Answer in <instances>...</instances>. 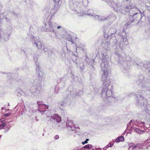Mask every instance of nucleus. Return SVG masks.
I'll use <instances>...</instances> for the list:
<instances>
[{"label": "nucleus", "mask_w": 150, "mask_h": 150, "mask_svg": "<svg viewBox=\"0 0 150 150\" xmlns=\"http://www.w3.org/2000/svg\"><path fill=\"white\" fill-rule=\"evenodd\" d=\"M135 146H134L133 148V149H135Z\"/></svg>", "instance_id": "nucleus-30"}, {"label": "nucleus", "mask_w": 150, "mask_h": 150, "mask_svg": "<svg viewBox=\"0 0 150 150\" xmlns=\"http://www.w3.org/2000/svg\"><path fill=\"white\" fill-rule=\"evenodd\" d=\"M7 130H8L10 129V127H7Z\"/></svg>", "instance_id": "nucleus-27"}, {"label": "nucleus", "mask_w": 150, "mask_h": 150, "mask_svg": "<svg viewBox=\"0 0 150 150\" xmlns=\"http://www.w3.org/2000/svg\"><path fill=\"white\" fill-rule=\"evenodd\" d=\"M113 144H110V147H111L112 146Z\"/></svg>", "instance_id": "nucleus-28"}, {"label": "nucleus", "mask_w": 150, "mask_h": 150, "mask_svg": "<svg viewBox=\"0 0 150 150\" xmlns=\"http://www.w3.org/2000/svg\"><path fill=\"white\" fill-rule=\"evenodd\" d=\"M124 141V138L123 136L119 137L115 139V142L117 143L120 142H123Z\"/></svg>", "instance_id": "nucleus-12"}, {"label": "nucleus", "mask_w": 150, "mask_h": 150, "mask_svg": "<svg viewBox=\"0 0 150 150\" xmlns=\"http://www.w3.org/2000/svg\"><path fill=\"white\" fill-rule=\"evenodd\" d=\"M34 44L38 49H41L42 47L43 46L42 45V43L39 39H37L36 40L34 39Z\"/></svg>", "instance_id": "nucleus-6"}, {"label": "nucleus", "mask_w": 150, "mask_h": 150, "mask_svg": "<svg viewBox=\"0 0 150 150\" xmlns=\"http://www.w3.org/2000/svg\"><path fill=\"white\" fill-rule=\"evenodd\" d=\"M1 135H0V138H1Z\"/></svg>", "instance_id": "nucleus-33"}, {"label": "nucleus", "mask_w": 150, "mask_h": 150, "mask_svg": "<svg viewBox=\"0 0 150 150\" xmlns=\"http://www.w3.org/2000/svg\"><path fill=\"white\" fill-rule=\"evenodd\" d=\"M63 78H60L59 79L57 80V83H59L60 82H61V81L63 80Z\"/></svg>", "instance_id": "nucleus-19"}, {"label": "nucleus", "mask_w": 150, "mask_h": 150, "mask_svg": "<svg viewBox=\"0 0 150 150\" xmlns=\"http://www.w3.org/2000/svg\"><path fill=\"white\" fill-rule=\"evenodd\" d=\"M11 114L10 113H6V114H5L4 115L5 116H8L9 115H10Z\"/></svg>", "instance_id": "nucleus-24"}, {"label": "nucleus", "mask_w": 150, "mask_h": 150, "mask_svg": "<svg viewBox=\"0 0 150 150\" xmlns=\"http://www.w3.org/2000/svg\"><path fill=\"white\" fill-rule=\"evenodd\" d=\"M55 9H51L49 10L46 13L45 16L47 17H50L51 18L53 16L56 11V10L59 8H57L55 7Z\"/></svg>", "instance_id": "nucleus-4"}, {"label": "nucleus", "mask_w": 150, "mask_h": 150, "mask_svg": "<svg viewBox=\"0 0 150 150\" xmlns=\"http://www.w3.org/2000/svg\"><path fill=\"white\" fill-rule=\"evenodd\" d=\"M34 61L36 62H37V61L38 60L37 59V58H34Z\"/></svg>", "instance_id": "nucleus-26"}, {"label": "nucleus", "mask_w": 150, "mask_h": 150, "mask_svg": "<svg viewBox=\"0 0 150 150\" xmlns=\"http://www.w3.org/2000/svg\"><path fill=\"white\" fill-rule=\"evenodd\" d=\"M37 104L38 105V110L40 112H46L45 113L46 115L48 118V120H50L53 121L52 120H54L56 121L57 122L59 123L61 121V117L57 114H54L53 115H51L50 112L48 111H46L44 109H47L48 108V106L43 104L42 102L40 101H38Z\"/></svg>", "instance_id": "nucleus-1"}, {"label": "nucleus", "mask_w": 150, "mask_h": 150, "mask_svg": "<svg viewBox=\"0 0 150 150\" xmlns=\"http://www.w3.org/2000/svg\"><path fill=\"white\" fill-rule=\"evenodd\" d=\"M108 73L107 71H103V73L102 75V79L103 80H105V81H106L107 78L108 77Z\"/></svg>", "instance_id": "nucleus-11"}, {"label": "nucleus", "mask_w": 150, "mask_h": 150, "mask_svg": "<svg viewBox=\"0 0 150 150\" xmlns=\"http://www.w3.org/2000/svg\"><path fill=\"white\" fill-rule=\"evenodd\" d=\"M2 7V6L0 5V9Z\"/></svg>", "instance_id": "nucleus-29"}, {"label": "nucleus", "mask_w": 150, "mask_h": 150, "mask_svg": "<svg viewBox=\"0 0 150 150\" xmlns=\"http://www.w3.org/2000/svg\"><path fill=\"white\" fill-rule=\"evenodd\" d=\"M133 19L128 21L127 23L128 25H129L130 23L134 22V21H139L140 18V17L139 16L138 13H134L132 16Z\"/></svg>", "instance_id": "nucleus-5"}, {"label": "nucleus", "mask_w": 150, "mask_h": 150, "mask_svg": "<svg viewBox=\"0 0 150 150\" xmlns=\"http://www.w3.org/2000/svg\"><path fill=\"white\" fill-rule=\"evenodd\" d=\"M64 56H65V53H64Z\"/></svg>", "instance_id": "nucleus-34"}, {"label": "nucleus", "mask_w": 150, "mask_h": 150, "mask_svg": "<svg viewBox=\"0 0 150 150\" xmlns=\"http://www.w3.org/2000/svg\"><path fill=\"white\" fill-rule=\"evenodd\" d=\"M54 138L55 139H57L59 138V136L58 135H56L55 136Z\"/></svg>", "instance_id": "nucleus-21"}, {"label": "nucleus", "mask_w": 150, "mask_h": 150, "mask_svg": "<svg viewBox=\"0 0 150 150\" xmlns=\"http://www.w3.org/2000/svg\"><path fill=\"white\" fill-rule=\"evenodd\" d=\"M57 28L58 29H59V28H62L64 30V28H63V27H62V26H57Z\"/></svg>", "instance_id": "nucleus-23"}, {"label": "nucleus", "mask_w": 150, "mask_h": 150, "mask_svg": "<svg viewBox=\"0 0 150 150\" xmlns=\"http://www.w3.org/2000/svg\"><path fill=\"white\" fill-rule=\"evenodd\" d=\"M135 131L137 133L139 134H143L144 132V131L141 130L140 129L138 128H136L135 129Z\"/></svg>", "instance_id": "nucleus-15"}, {"label": "nucleus", "mask_w": 150, "mask_h": 150, "mask_svg": "<svg viewBox=\"0 0 150 150\" xmlns=\"http://www.w3.org/2000/svg\"><path fill=\"white\" fill-rule=\"evenodd\" d=\"M137 10H138L140 12H141L140 10L139 9H138L137 8Z\"/></svg>", "instance_id": "nucleus-32"}, {"label": "nucleus", "mask_w": 150, "mask_h": 150, "mask_svg": "<svg viewBox=\"0 0 150 150\" xmlns=\"http://www.w3.org/2000/svg\"><path fill=\"white\" fill-rule=\"evenodd\" d=\"M40 67L39 65H37L36 66V70L37 72L38 76H40Z\"/></svg>", "instance_id": "nucleus-16"}, {"label": "nucleus", "mask_w": 150, "mask_h": 150, "mask_svg": "<svg viewBox=\"0 0 150 150\" xmlns=\"http://www.w3.org/2000/svg\"><path fill=\"white\" fill-rule=\"evenodd\" d=\"M76 35L74 34L73 35H69L67 36V39L72 43H74V40H76Z\"/></svg>", "instance_id": "nucleus-7"}, {"label": "nucleus", "mask_w": 150, "mask_h": 150, "mask_svg": "<svg viewBox=\"0 0 150 150\" xmlns=\"http://www.w3.org/2000/svg\"><path fill=\"white\" fill-rule=\"evenodd\" d=\"M89 140V139H86V140L84 142H82V144H86V143H88V141Z\"/></svg>", "instance_id": "nucleus-20"}, {"label": "nucleus", "mask_w": 150, "mask_h": 150, "mask_svg": "<svg viewBox=\"0 0 150 150\" xmlns=\"http://www.w3.org/2000/svg\"><path fill=\"white\" fill-rule=\"evenodd\" d=\"M1 39V35L0 34V40Z\"/></svg>", "instance_id": "nucleus-31"}, {"label": "nucleus", "mask_w": 150, "mask_h": 150, "mask_svg": "<svg viewBox=\"0 0 150 150\" xmlns=\"http://www.w3.org/2000/svg\"><path fill=\"white\" fill-rule=\"evenodd\" d=\"M9 35H5V36H4V38H5L4 39V40L5 41H6L7 40H8L9 38Z\"/></svg>", "instance_id": "nucleus-18"}, {"label": "nucleus", "mask_w": 150, "mask_h": 150, "mask_svg": "<svg viewBox=\"0 0 150 150\" xmlns=\"http://www.w3.org/2000/svg\"><path fill=\"white\" fill-rule=\"evenodd\" d=\"M92 147V145L91 144H87L85 146L84 148V149H91Z\"/></svg>", "instance_id": "nucleus-14"}, {"label": "nucleus", "mask_w": 150, "mask_h": 150, "mask_svg": "<svg viewBox=\"0 0 150 150\" xmlns=\"http://www.w3.org/2000/svg\"><path fill=\"white\" fill-rule=\"evenodd\" d=\"M102 92H106V95L108 97H110L112 95V92L110 90H109L108 89H105L104 88L102 89Z\"/></svg>", "instance_id": "nucleus-8"}, {"label": "nucleus", "mask_w": 150, "mask_h": 150, "mask_svg": "<svg viewBox=\"0 0 150 150\" xmlns=\"http://www.w3.org/2000/svg\"><path fill=\"white\" fill-rule=\"evenodd\" d=\"M0 121L2 123L1 124H0V129H1L6 125V123L5 120L3 118L1 119Z\"/></svg>", "instance_id": "nucleus-9"}, {"label": "nucleus", "mask_w": 150, "mask_h": 150, "mask_svg": "<svg viewBox=\"0 0 150 150\" xmlns=\"http://www.w3.org/2000/svg\"><path fill=\"white\" fill-rule=\"evenodd\" d=\"M36 87L34 86L32 87L30 89V91L31 93L35 96H37L38 95L40 90L41 88L39 86L36 89Z\"/></svg>", "instance_id": "nucleus-3"}, {"label": "nucleus", "mask_w": 150, "mask_h": 150, "mask_svg": "<svg viewBox=\"0 0 150 150\" xmlns=\"http://www.w3.org/2000/svg\"><path fill=\"white\" fill-rule=\"evenodd\" d=\"M65 100L63 101H60L59 103V107L62 110H63L64 109V108H63V107L64 106V105L65 104Z\"/></svg>", "instance_id": "nucleus-13"}, {"label": "nucleus", "mask_w": 150, "mask_h": 150, "mask_svg": "<svg viewBox=\"0 0 150 150\" xmlns=\"http://www.w3.org/2000/svg\"><path fill=\"white\" fill-rule=\"evenodd\" d=\"M103 81H104L103 82V84H106V81H105V80H103ZM108 81V82L110 81L109 80H108L107 79L106 82L107 81V82H108V81Z\"/></svg>", "instance_id": "nucleus-22"}, {"label": "nucleus", "mask_w": 150, "mask_h": 150, "mask_svg": "<svg viewBox=\"0 0 150 150\" xmlns=\"http://www.w3.org/2000/svg\"><path fill=\"white\" fill-rule=\"evenodd\" d=\"M60 1L61 0H53L54 7L57 8H59L61 5Z\"/></svg>", "instance_id": "nucleus-10"}, {"label": "nucleus", "mask_w": 150, "mask_h": 150, "mask_svg": "<svg viewBox=\"0 0 150 150\" xmlns=\"http://www.w3.org/2000/svg\"><path fill=\"white\" fill-rule=\"evenodd\" d=\"M44 29L45 31H49L51 32H53L55 34V36L57 38H59V39H62L64 38L63 36H60L58 37L57 34L55 33L54 30V28L52 26V24L51 22L47 23H45L44 24Z\"/></svg>", "instance_id": "nucleus-2"}, {"label": "nucleus", "mask_w": 150, "mask_h": 150, "mask_svg": "<svg viewBox=\"0 0 150 150\" xmlns=\"http://www.w3.org/2000/svg\"><path fill=\"white\" fill-rule=\"evenodd\" d=\"M54 90L55 92L56 93H58L59 92V89L58 87H55Z\"/></svg>", "instance_id": "nucleus-17"}, {"label": "nucleus", "mask_w": 150, "mask_h": 150, "mask_svg": "<svg viewBox=\"0 0 150 150\" xmlns=\"http://www.w3.org/2000/svg\"><path fill=\"white\" fill-rule=\"evenodd\" d=\"M44 50L45 52H47L48 51V49L47 48H44Z\"/></svg>", "instance_id": "nucleus-25"}]
</instances>
